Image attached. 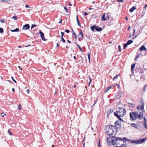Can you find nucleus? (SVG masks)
<instances>
[{"mask_svg":"<svg viewBox=\"0 0 147 147\" xmlns=\"http://www.w3.org/2000/svg\"><path fill=\"white\" fill-rule=\"evenodd\" d=\"M138 111L130 113V119L133 121L136 119H142L143 118L144 104L142 102H140L137 107Z\"/></svg>","mask_w":147,"mask_h":147,"instance_id":"nucleus-1","label":"nucleus"},{"mask_svg":"<svg viewBox=\"0 0 147 147\" xmlns=\"http://www.w3.org/2000/svg\"><path fill=\"white\" fill-rule=\"evenodd\" d=\"M116 112H115L114 115L120 120H122V119L120 117H122L125 113V110L123 108H120L117 109Z\"/></svg>","mask_w":147,"mask_h":147,"instance_id":"nucleus-2","label":"nucleus"},{"mask_svg":"<svg viewBox=\"0 0 147 147\" xmlns=\"http://www.w3.org/2000/svg\"><path fill=\"white\" fill-rule=\"evenodd\" d=\"M107 142H109V143L110 144L112 143V144L114 145L118 144L119 143H122L123 141L121 138H117L111 139V140L109 141L107 139Z\"/></svg>","mask_w":147,"mask_h":147,"instance_id":"nucleus-3","label":"nucleus"},{"mask_svg":"<svg viewBox=\"0 0 147 147\" xmlns=\"http://www.w3.org/2000/svg\"><path fill=\"white\" fill-rule=\"evenodd\" d=\"M115 129V127L113 125H107L106 129L107 134L109 135H113Z\"/></svg>","mask_w":147,"mask_h":147,"instance_id":"nucleus-4","label":"nucleus"},{"mask_svg":"<svg viewBox=\"0 0 147 147\" xmlns=\"http://www.w3.org/2000/svg\"><path fill=\"white\" fill-rule=\"evenodd\" d=\"M146 139V138H144L142 139H140L138 140H128L131 143H134L136 144H141L144 142L145 140Z\"/></svg>","mask_w":147,"mask_h":147,"instance_id":"nucleus-5","label":"nucleus"},{"mask_svg":"<svg viewBox=\"0 0 147 147\" xmlns=\"http://www.w3.org/2000/svg\"><path fill=\"white\" fill-rule=\"evenodd\" d=\"M90 28L92 31H94V29H95L96 31H100L102 30L101 28L94 25L91 26Z\"/></svg>","mask_w":147,"mask_h":147,"instance_id":"nucleus-6","label":"nucleus"},{"mask_svg":"<svg viewBox=\"0 0 147 147\" xmlns=\"http://www.w3.org/2000/svg\"><path fill=\"white\" fill-rule=\"evenodd\" d=\"M39 33L40 34V36L42 40L44 41H46V39L45 38L44 34L42 32L41 30H39Z\"/></svg>","mask_w":147,"mask_h":147,"instance_id":"nucleus-7","label":"nucleus"},{"mask_svg":"<svg viewBox=\"0 0 147 147\" xmlns=\"http://www.w3.org/2000/svg\"><path fill=\"white\" fill-rule=\"evenodd\" d=\"M30 27V26L29 24H27L24 25L22 28V29L24 30H26L28 29Z\"/></svg>","mask_w":147,"mask_h":147,"instance_id":"nucleus-8","label":"nucleus"},{"mask_svg":"<svg viewBox=\"0 0 147 147\" xmlns=\"http://www.w3.org/2000/svg\"><path fill=\"white\" fill-rule=\"evenodd\" d=\"M144 127L147 129V125L146 124V122L147 120L146 118L145 117H144Z\"/></svg>","mask_w":147,"mask_h":147,"instance_id":"nucleus-9","label":"nucleus"},{"mask_svg":"<svg viewBox=\"0 0 147 147\" xmlns=\"http://www.w3.org/2000/svg\"><path fill=\"white\" fill-rule=\"evenodd\" d=\"M140 51H146V49L145 48V47L144 46L142 45V46L140 48Z\"/></svg>","mask_w":147,"mask_h":147,"instance_id":"nucleus-10","label":"nucleus"},{"mask_svg":"<svg viewBox=\"0 0 147 147\" xmlns=\"http://www.w3.org/2000/svg\"><path fill=\"white\" fill-rule=\"evenodd\" d=\"M78 36L79 38L83 37V34L82 31L78 34Z\"/></svg>","mask_w":147,"mask_h":147,"instance_id":"nucleus-11","label":"nucleus"},{"mask_svg":"<svg viewBox=\"0 0 147 147\" xmlns=\"http://www.w3.org/2000/svg\"><path fill=\"white\" fill-rule=\"evenodd\" d=\"M105 14H104L102 16L101 20L103 21H105L106 20V18H105Z\"/></svg>","mask_w":147,"mask_h":147,"instance_id":"nucleus-12","label":"nucleus"},{"mask_svg":"<svg viewBox=\"0 0 147 147\" xmlns=\"http://www.w3.org/2000/svg\"><path fill=\"white\" fill-rule=\"evenodd\" d=\"M136 9V7L135 6L133 7L130 9L129 11L130 12H132L133 11Z\"/></svg>","mask_w":147,"mask_h":147,"instance_id":"nucleus-13","label":"nucleus"},{"mask_svg":"<svg viewBox=\"0 0 147 147\" xmlns=\"http://www.w3.org/2000/svg\"><path fill=\"white\" fill-rule=\"evenodd\" d=\"M131 126L133 127H134L136 128H137V125H138L137 124H134V123H131Z\"/></svg>","mask_w":147,"mask_h":147,"instance_id":"nucleus-14","label":"nucleus"},{"mask_svg":"<svg viewBox=\"0 0 147 147\" xmlns=\"http://www.w3.org/2000/svg\"><path fill=\"white\" fill-rule=\"evenodd\" d=\"M19 29L18 28H16V29H14V30H11V31L12 32H18L19 31Z\"/></svg>","mask_w":147,"mask_h":147,"instance_id":"nucleus-15","label":"nucleus"},{"mask_svg":"<svg viewBox=\"0 0 147 147\" xmlns=\"http://www.w3.org/2000/svg\"><path fill=\"white\" fill-rule=\"evenodd\" d=\"M133 42V41L130 40H128L127 42V43L128 45H129L130 44H131Z\"/></svg>","mask_w":147,"mask_h":147,"instance_id":"nucleus-16","label":"nucleus"},{"mask_svg":"<svg viewBox=\"0 0 147 147\" xmlns=\"http://www.w3.org/2000/svg\"><path fill=\"white\" fill-rule=\"evenodd\" d=\"M76 20H77V22L78 25L79 26H81V25L80 24V22H79V20H78V15H77V16H76Z\"/></svg>","mask_w":147,"mask_h":147,"instance_id":"nucleus-17","label":"nucleus"},{"mask_svg":"<svg viewBox=\"0 0 147 147\" xmlns=\"http://www.w3.org/2000/svg\"><path fill=\"white\" fill-rule=\"evenodd\" d=\"M129 106L133 108H134L135 107V105L134 104H132V103H129Z\"/></svg>","mask_w":147,"mask_h":147,"instance_id":"nucleus-18","label":"nucleus"},{"mask_svg":"<svg viewBox=\"0 0 147 147\" xmlns=\"http://www.w3.org/2000/svg\"><path fill=\"white\" fill-rule=\"evenodd\" d=\"M77 46L79 48L80 50L83 53V50L79 46V45H77Z\"/></svg>","mask_w":147,"mask_h":147,"instance_id":"nucleus-19","label":"nucleus"},{"mask_svg":"<svg viewBox=\"0 0 147 147\" xmlns=\"http://www.w3.org/2000/svg\"><path fill=\"white\" fill-rule=\"evenodd\" d=\"M135 64H132L131 65V69L132 70V69H133L134 68V67H135Z\"/></svg>","mask_w":147,"mask_h":147,"instance_id":"nucleus-20","label":"nucleus"},{"mask_svg":"<svg viewBox=\"0 0 147 147\" xmlns=\"http://www.w3.org/2000/svg\"><path fill=\"white\" fill-rule=\"evenodd\" d=\"M88 57L89 60V61L90 62V53H88Z\"/></svg>","mask_w":147,"mask_h":147,"instance_id":"nucleus-21","label":"nucleus"},{"mask_svg":"<svg viewBox=\"0 0 147 147\" xmlns=\"http://www.w3.org/2000/svg\"><path fill=\"white\" fill-rule=\"evenodd\" d=\"M73 35L74 36L75 38L76 39H77V36L76 34L74 32H73Z\"/></svg>","mask_w":147,"mask_h":147,"instance_id":"nucleus-22","label":"nucleus"},{"mask_svg":"<svg viewBox=\"0 0 147 147\" xmlns=\"http://www.w3.org/2000/svg\"><path fill=\"white\" fill-rule=\"evenodd\" d=\"M12 18L13 19L15 20H17V16H13Z\"/></svg>","mask_w":147,"mask_h":147,"instance_id":"nucleus-23","label":"nucleus"},{"mask_svg":"<svg viewBox=\"0 0 147 147\" xmlns=\"http://www.w3.org/2000/svg\"><path fill=\"white\" fill-rule=\"evenodd\" d=\"M109 89V87L107 88L105 90V92L106 93Z\"/></svg>","mask_w":147,"mask_h":147,"instance_id":"nucleus-24","label":"nucleus"},{"mask_svg":"<svg viewBox=\"0 0 147 147\" xmlns=\"http://www.w3.org/2000/svg\"><path fill=\"white\" fill-rule=\"evenodd\" d=\"M3 32V28H0V32L1 33H2Z\"/></svg>","mask_w":147,"mask_h":147,"instance_id":"nucleus-25","label":"nucleus"},{"mask_svg":"<svg viewBox=\"0 0 147 147\" xmlns=\"http://www.w3.org/2000/svg\"><path fill=\"white\" fill-rule=\"evenodd\" d=\"M10 0H1V2H8V1H9Z\"/></svg>","mask_w":147,"mask_h":147,"instance_id":"nucleus-26","label":"nucleus"},{"mask_svg":"<svg viewBox=\"0 0 147 147\" xmlns=\"http://www.w3.org/2000/svg\"><path fill=\"white\" fill-rule=\"evenodd\" d=\"M118 75H117L115 76V77H114L113 79V80H115V79H117V78H118Z\"/></svg>","mask_w":147,"mask_h":147,"instance_id":"nucleus-27","label":"nucleus"},{"mask_svg":"<svg viewBox=\"0 0 147 147\" xmlns=\"http://www.w3.org/2000/svg\"><path fill=\"white\" fill-rule=\"evenodd\" d=\"M128 45L127 44V43L125 44L124 45V47L123 48V49H125L126 47H127V46Z\"/></svg>","mask_w":147,"mask_h":147,"instance_id":"nucleus-28","label":"nucleus"},{"mask_svg":"<svg viewBox=\"0 0 147 147\" xmlns=\"http://www.w3.org/2000/svg\"><path fill=\"white\" fill-rule=\"evenodd\" d=\"M36 26V25H35V24H32V26H31V29H32L34 27H35Z\"/></svg>","mask_w":147,"mask_h":147,"instance_id":"nucleus-29","label":"nucleus"},{"mask_svg":"<svg viewBox=\"0 0 147 147\" xmlns=\"http://www.w3.org/2000/svg\"><path fill=\"white\" fill-rule=\"evenodd\" d=\"M8 133L11 136L12 135V134L10 132V129H8Z\"/></svg>","mask_w":147,"mask_h":147,"instance_id":"nucleus-30","label":"nucleus"},{"mask_svg":"<svg viewBox=\"0 0 147 147\" xmlns=\"http://www.w3.org/2000/svg\"><path fill=\"white\" fill-rule=\"evenodd\" d=\"M11 78L12 79V80L15 83H16V81L11 76Z\"/></svg>","mask_w":147,"mask_h":147,"instance_id":"nucleus-31","label":"nucleus"},{"mask_svg":"<svg viewBox=\"0 0 147 147\" xmlns=\"http://www.w3.org/2000/svg\"><path fill=\"white\" fill-rule=\"evenodd\" d=\"M1 115L2 117H3L6 115V114L4 113H2L1 114Z\"/></svg>","mask_w":147,"mask_h":147,"instance_id":"nucleus-32","label":"nucleus"},{"mask_svg":"<svg viewBox=\"0 0 147 147\" xmlns=\"http://www.w3.org/2000/svg\"><path fill=\"white\" fill-rule=\"evenodd\" d=\"M0 21L1 23H4L5 22V21L3 19H2V20H0Z\"/></svg>","mask_w":147,"mask_h":147,"instance_id":"nucleus-33","label":"nucleus"},{"mask_svg":"<svg viewBox=\"0 0 147 147\" xmlns=\"http://www.w3.org/2000/svg\"><path fill=\"white\" fill-rule=\"evenodd\" d=\"M61 39L62 40L63 42L64 43L65 42V40L64 39L63 37H61Z\"/></svg>","mask_w":147,"mask_h":147,"instance_id":"nucleus-34","label":"nucleus"},{"mask_svg":"<svg viewBox=\"0 0 147 147\" xmlns=\"http://www.w3.org/2000/svg\"><path fill=\"white\" fill-rule=\"evenodd\" d=\"M118 48H119V51L120 52L121 50V46L120 45H119V46H118Z\"/></svg>","mask_w":147,"mask_h":147,"instance_id":"nucleus-35","label":"nucleus"},{"mask_svg":"<svg viewBox=\"0 0 147 147\" xmlns=\"http://www.w3.org/2000/svg\"><path fill=\"white\" fill-rule=\"evenodd\" d=\"M64 9H65V10L66 11V12H67V7H66V6H65L64 7Z\"/></svg>","mask_w":147,"mask_h":147,"instance_id":"nucleus-36","label":"nucleus"},{"mask_svg":"<svg viewBox=\"0 0 147 147\" xmlns=\"http://www.w3.org/2000/svg\"><path fill=\"white\" fill-rule=\"evenodd\" d=\"M61 37H63V35L64 34V33L63 32H61Z\"/></svg>","mask_w":147,"mask_h":147,"instance_id":"nucleus-37","label":"nucleus"},{"mask_svg":"<svg viewBox=\"0 0 147 147\" xmlns=\"http://www.w3.org/2000/svg\"><path fill=\"white\" fill-rule=\"evenodd\" d=\"M18 109H21L22 108L21 107V105H19L18 106Z\"/></svg>","mask_w":147,"mask_h":147,"instance_id":"nucleus-38","label":"nucleus"},{"mask_svg":"<svg viewBox=\"0 0 147 147\" xmlns=\"http://www.w3.org/2000/svg\"><path fill=\"white\" fill-rule=\"evenodd\" d=\"M65 32L67 33H69V30H65Z\"/></svg>","mask_w":147,"mask_h":147,"instance_id":"nucleus-39","label":"nucleus"},{"mask_svg":"<svg viewBox=\"0 0 147 147\" xmlns=\"http://www.w3.org/2000/svg\"><path fill=\"white\" fill-rule=\"evenodd\" d=\"M26 8H28H28H31V7H30L28 5H26Z\"/></svg>","mask_w":147,"mask_h":147,"instance_id":"nucleus-40","label":"nucleus"},{"mask_svg":"<svg viewBox=\"0 0 147 147\" xmlns=\"http://www.w3.org/2000/svg\"><path fill=\"white\" fill-rule=\"evenodd\" d=\"M136 30L135 29H134L133 30V35H134V34L135 33V32Z\"/></svg>","mask_w":147,"mask_h":147,"instance_id":"nucleus-41","label":"nucleus"},{"mask_svg":"<svg viewBox=\"0 0 147 147\" xmlns=\"http://www.w3.org/2000/svg\"><path fill=\"white\" fill-rule=\"evenodd\" d=\"M109 111L111 113H112L113 112V111L112 110H109L108 111H107V113L109 112Z\"/></svg>","mask_w":147,"mask_h":147,"instance_id":"nucleus-42","label":"nucleus"},{"mask_svg":"<svg viewBox=\"0 0 147 147\" xmlns=\"http://www.w3.org/2000/svg\"><path fill=\"white\" fill-rule=\"evenodd\" d=\"M88 14V13L87 12H85V13H84V16H86Z\"/></svg>","mask_w":147,"mask_h":147,"instance_id":"nucleus-43","label":"nucleus"},{"mask_svg":"<svg viewBox=\"0 0 147 147\" xmlns=\"http://www.w3.org/2000/svg\"><path fill=\"white\" fill-rule=\"evenodd\" d=\"M116 85H117V87L118 88H119L120 86H119V84H116Z\"/></svg>","mask_w":147,"mask_h":147,"instance_id":"nucleus-44","label":"nucleus"},{"mask_svg":"<svg viewBox=\"0 0 147 147\" xmlns=\"http://www.w3.org/2000/svg\"><path fill=\"white\" fill-rule=\"evenodd\" d=\"M117 0L119 2H123V0Z\"/></svg>","mask_w":147,"mask_h":147,"instance_id":"nucleus-45","label":"nucleus"},{"mask_svg":"<svg viewBox=\"0 0 147 147\" xmlns=\"http://www.w3.org/2000/svg\"><path fill=\"white\" fill-rule=\"evenodd\" d=\"M26 92L28 94L29 93V90L28 89L27 90H26Z\"/></svg>","mask_w":147,"mask_h":147,"instance_id":"nucleus-46","label":"nucleus"},{"mask_svg":"<svg viewBox=\"0 0 147 147\" xmlns=\"http://www.w3.org/2000/svg\"><path fill=\"white\" fill-rule=\"evenodd\" d=\"M62 20L61 19H60V21L59 22V23H61L62 22Z\"/></svg>","mask_w":147,"mask_h":147,"instance_id":"nucleus-47","label":"nucleus"},{"mask_svg":"<svg viewBox=\"0 0 147 147\" xmlns=\"http://www.w3.org/2000/svg\"><path fill=\"white\" fill-rule=\"evenodd\" d=\"M18 67L19 68V69H20V70H22V68H21V67H20V66H19Z\"/></svg>","mask_w":147,"mask_h":147,"instance_id":"nucleus-48","label":"nucleus"},{"mask_svg":"<svg viewBox=\"0 0 147 147\" xmlns=\"http://www.w3.org/2000/svg\"><path fill=\"white\" fill-rule=\"evenodd\" d=\"M114 86H111L109 87V89L110 88H113V87Z\"/></svg>","mask_w":147,"mask_h":147,"instance_id":"nucleus-49","label":"nucleus"},{"mask_svg":"<svg viewBox=\"0 0 147 147\" xmlns=\"http://www.w3.org/2000/svg\"><path fill=\"white\" fill-rule=\"evenodd\" d=\"M12 91L13 92H14V91H15V89H14L13 88L12 89Z\"/></svg>","mask_w":147,"mask_h":147,"instance_id":"nucleus-50","label":"nucleus"},{"mask_svg":"<svg viewBox=\"0 0 147 147\" xmlns=\"http://www.w3.org/2000/svg\"><path fill=\"white\" fill-rule=\"evenodd\" d=\"M30 46H31L30 45H27V46H26L25 47H28Z\"/></svg>","mask_w":147,"mask_h":147,"instance_id":"nucleus-51","label":"nucleus"},{"mask_svg":"<svg viewBox=\"0 0 147 147\" xmlns=\"http://www.w3.org/2000/svg\"><path fill=\"white\" fill-rule=\"evenodd\" d=\"M67 42H68L69 43H70L71 42V41H69V40H67Z\"/></svg>","mask_w":147,"mask_h":147,"instance_id":"nucleus-52","label":"nucleus"},{"mask_svg":"<svg viewBox=\"0 0 147 147\" xmlns=\"http://www.w3.org/2000/svg\"><path fill=\"white\" fill-rule=\"evenodd\" d=\"M130 26L128 28L127 30H129L130 29Z\"/></svg>","mask_w":147,"mask_h":147,"instance_id":"nucleus-53","label":"nucleus"},{"mask_svg":"<svg viewBox=\"0 0 147 147\" xmlns=\"http://www.w3.org/2000/svg\"><path fill=\"white\" fill-rule=\"evenodd\" d=\"M69 6H72V5L71 4V3H69Z\"/></svg>","mask_w":147,"mask_h":147,"instance_id":"nucleus-54","label":"nucleus"},{"mask_svg":"<svg viewBox=\"0 0 147 147\" xmlns=\"http://www.w3.org/2000/svg\"><path fill=\"white\" fill-rule=\"evenodd\" d=\"M125 19H126V20H128V18H127V17H125Z\"/></svg>","mask_w":147,"mask_h":147,"instance_id":"nucleus-55","label":"nucleus"},{"mask_svg":"<svg viewBox=\"0 0 147 147\" xmlns=\"http://www.w3.org/2000/svg\"><path fill=\"white\" fill-rule=\"evenodd\" d=\"M59 46V44H58V43H57V47Z\"/></svg>","mask_w":147,"mask_h":147,"instance_id":"nucleus-56","label":"nucleus"},{"mask_svg":"<svg viewBox=\"0 0 147 147\" xmlns=\"http://www.w3.org/2000/svg\"><path fill=\"white\" fill-rule=\"evenodd\" d=\"M74 59H76V57L75 56H74Z\"/></svg>","mask_w":147,"mask_h":147,"instance_id":"nucleus-57","label":"nucleus"},{"mask_svg":"<svg viewBox=\"0 0 147 147\" xmlns=\"http://www.w3.org/2000/svg\"><path fill=\"white\" fill-rule=\"evenodd\" d=\"M91 82V79L90 78V81L89 82V84Z\"/></svg>","mask_w":147,"mask_h":147,"instance_id":"nucleus-58","label":"nucleus"},{"mask_svg":"<svg viewBox=\"0 0 147 147\" xmlns=\"http://www.w3.org/2000/svg\"><path fill=\"white\" fill-rule=\"evenodd\" d=\"M89 9L90 10V9H92V8H90V7L89 8Z\"/></svg>","mask_w":147,"mask_h":147,"instance_id":"nucleus-59","label":"nucleus"},{"mask_svg":"<svg viewBox=\"0 0 147 147\" xmlns=\"http://www.w3.org/2000/svg\"><path fill=\"white\" fill-rule=\"evenodd\" d=\"M121 146H119L121 147V146H123V144H121Z\"/></svg>","mask_w":147,"mask_h":147,"instance_id":"nucleus-60","label":"nucleus"},{"mask_svg":"<svg viewBox=\"0 0 147 147\" xmlns=\"http://www.w3.org/2000/svg\"><path fill=\"white\" fill-rule=\"evenodd\" d=\"M131 71L132 72H133V69L132 70V69H131Z\"/></svg>","mask_w":147,"mask_h":147,"instance_id":"nucleus-61","label":"nucleus"},{"mask_svg":"<svg viewBox=\"0 0 147 147\" xmlns=\"http://www.w3.org/2000/svg\"><path fill=\"white\" fill-rule=\"evenodd\" d=\"M66 47L67 48H69V47H68L67 46H66Z\"/></svg>","mask_w":147,"mask_h":147,"instance_id":"nucleus-62","label":"nucleus"},{"mask_svg":"<svg viewBox=\"0 0 147 147\" xmlns=\"http://www.w3.org/2000/svg\"><path fill=\"white\" fill-rule=\"evenodd\" d=\"M145 88H146V86H145V87H144L143 89H145Z\"/></svg>","mask_w":147,"mask_h":147,"instance_id":"nucleus-63","label":"nucleus"},{"mask_svg":"<svg viewBox=\"0 0 147 147\" xmlns=\"http://www.w3.org/2000/svg\"><path fill=\"white\" fill-rule=\"evenodd\" d=\"M51 147H55V146H54V145H53Z\"/></svg>","mask_w":147,"mask_h":147,"instance_id":"nucleus-64","label":"nucleus"}]
</instances>
